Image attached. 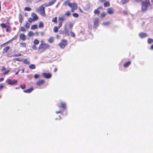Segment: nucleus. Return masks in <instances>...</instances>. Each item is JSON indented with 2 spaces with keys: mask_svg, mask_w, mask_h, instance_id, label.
Listing matches in <instances>:
<instances>
[{
  "mask_svg": "<svg viewBox=\"0 0 153 153\" xmlns=\"http://www.w3.org/2000/svg\"><path fill=\"white\" fill-rule=\"evenodd\" d=\"M41 44L38 48V50L40 51V53H42L45 51L47 49L49 48L50 45L48 44L44 43V41L41 40Z\"/></svg>",
  "mask_w": 153,
  "mask_h": 153,
  "instance_id": "f257e3e1",
  "label": "nucleus"
},
{
  "mask_svg": "<svg viewBox=\"0 0 153 153\" xmlns=\"http://www.w3.org/2000/svg\"><path fill=\"white\" fill-rule=\"evenodd\" d=\"M65 20L63 17H59L58 18V26H54L53 29V31L55 33L58 32V29H59L62 25L63 22Z\"/></svg>",
  "mask_w": 153,
  "mask_h": 153,
  "instance_id": "f03ea898",
  "label": "nucleus"
},
{
  "mask_svg": "<svg viewBox=\"0 0 153 153\" xmlns=\"http://www.w3.org/2000/svg\"><path fill=\"white\" fill-rule=\"evenodd\" d=\"M67 44V41L65 39H62L61 41L58 45L61 48L64 49Z\"/></svg>",
  "mask_w": 153,
  "mask_h": 153,
  "instance_id": "7ed1b4c3",
  "label": "nucleus"
},
{
  "mask_svg": "<svg viewBox=\"0 0 153 153\" xmlns=\"http://www.w3.org/2000/svg\"><path fill=\"white\" fill-rule=\"evenodd\" d=\"M144 12L147 10L148 8L150 7V4L149 0L144 1Z\"/></svg>",
  "mask_w": 153,
  "mask_h": 153,
  "instance_id": "20e7f679",
  "label": "nucleus"
},
{
  "mask_svg": "<svg viewBox=\"0 0 153 153\" xmlns=\"http://www.w3.org/2000/svg\"><path fill=\"white\" fill-rule=\"evenodd\" d=\"M6 82L8 85H13L17 84L18 81L15 79L12 80L11 79H8L6 80Z\"/></svg>",
  "mask_w": 153,
  "mask_h": 153,
  "instance_id": "39448f33",
  "label": "nucleus"
},
{
  "mask_svg": "<svg viewBox=\"0 0 153 153\" xmlns=\"http://www.w3.org/2000/svg\"><path fill=\"white\" fill-rule=\"evenodd\" d=\"M60 33L62 34H65L66 36H69V31L68 28L65 27L64 28V30H60L59 31Z\"/></svg>",
  "mask_w": 153,
  "mask_h": 153,
  "instance_id": "423d86ee",
  "label": "nucleus"
},
{
  "mask_svg": "<svg viewBox=\"0 0 153 153\" xmlns=\"http://www.w3.org/2000/svg\"><path fill=\"white\" fill-rule=\"evenodd\" d=\"M39 10L40 11V14L42 16L45 15V8L42 5L41 6L39 7Z\"/></svg>",
  "mask_w": 153,
  "mask_h": 153,
  "instance_id": "0eeeda50",
  "label": "nucleus"
},
{
  "mask_svg": "<svg viewBox=\"0 0 153 153\" xmlns=\"http://www.w3.org/2000/svg\"><path fill=\"white\" fill-rule=\"evenodd\" d=\"M59 107L63 110H66V104L63 102H60V106Z\"/></svg>",
  "mask_w": 153,
  "mask_h": 153,
  "instance_id": "6e6552de",
  "label": "nucleus"
},
{
  "mask_svg": "<svg viewBox=\"0 0 153 153\" xmlns=\"http://www.w3.org/2000/svg\"><path fill=\"white\" fill-rule=\"evenodd\" d=\"M42 75L45 78L47 79L50 78L52 76L51 74L50 73H43L42 74Z\"/></svg>",
  "mask_w": 153,
  "mask_h": 153,
  "instance_id": "1a4fd4ad",
  "label": "nucleus"
},
{
  "mask_svg": "<svg viewBox=\"0 0 153 153\" xmlns=\"http://www.w3.org/2000/svg\"><path fill=\"white\" fill-rule=\"evenodd\" d=\"M107 12L108 14L111 15L114 13V9L111 7H109L107 9Z\"/></svg>",
  "mask_w": 153,
  "mask_h": 153,
  "instance_id": "9d476101",
  "label": "nucleus"
},
{
  "mask_svg": "<svg viewBox=\"0 0 153 153\" xmlns=\"http://www.w3.org/2000/svg\"><path fill=\"white\" fill-rule=\"evenodd\" d=\"M19 39L23 41L26 39V36L24 33H20L19 35Z\"/></svg>",
  "mask_w": 153,
  "mask_h": 153,
  "instance_id": "9b49d317",
  "label": "nucleus"
},
{
  "mask_svg": "<svg viewBox=\"0 0 153 153\" xmlns=\"http://www.w3.org/2000/svg\"><path fill=\"white\" fill-rule=\"evenodd\" d=\"M45 82V81L43 79H41L37 81L36 85L38 86H41L43 85Z\"/></svg>",
  "mask_w": 153,
  "mask_h": 153,
  "instance_id": "f8f14e48",
  "label": "nucleus"
},
{
  "mask_svg": "<svg viewBox=\"0 0 153 153\" xmlns=\"http://www.w3.org/2000/svg\"><path fill=\"white\" fill-rule=\"evenodd\" d=\"M71 6H69L71 9L76 10L77 8V4L76 3H74L73 4L71 3Z\"/></svg>",
  "mask_w": 153,
  "mask_h": 153,
  "instance_id": "ddd939ff",
  "label": "nucleus"
},
{
  "mask_svg": "<svg viewBox=\"0 0 153 153\" xmlns=\"http://www.w3.org/2000/svg\"><path fill=\"white\" fill-rule=\"evenodd\" d=\"M31 16L35 21H36L38 19V17L37 16L36 14L35 13H32L31 15Z\"/></svg>",
  "mask_w": 153,
  "mask_h": 153,
  "instance_id": "4468645a",
  "label": "nucleus"
},
{
  "mask_svg": "<svg viewBox=\"0 0 153 153\" xmlns=\"http://www.w3.org/2000/svg\"><path fill=\"white\" fill-rule=\"evenodd\" d=\"M33 90V87H31L30 88L24 90L23 92L26 93H30Z\"/></svg>",
  "mask_w": 153,
  "mask_h": 153,
  "instance_id": "2eb2a0df",
  "label": "nucleus"
},
{
  "mask_svg": "<svg viewBox=\"0 0 153 153\" xmlns=\"http://www.w3.org/2000/svg\"><path fill=\"white\" fill-rule=\"evenodd\" d=\"M10 47L9 46H7L4 47L2 51V53H6L10 49Z\"/></svg>",
  "mask_w": 153,
  "mask_h": 153,
  "instance_id": "dca6fc26",
  "label": "nucleus"
},
{
  "mask_svg": "<svg viewBox=\"0 0 153 153\" xmlns=\"http://www.w3.org/2000/svg\"><path fill=\"white\" fill-rule=\"evenodd\" d=\"M99 19L98 18L96 19L94 22V26L95 27H97L99 25Z\"/></svg>",
  "mask_w": 153,
  "mask_h": 153,
  "instance_id": "f3484780",
  "label": "nucleus"
},
{
  "mask_svg": "<svg viewBox=\"0 0 153 153\" xmlns=\"http://www.w3.org/2000/svg\"><path fill=\"white\" fill-rule=\"evenodd\" d=\"M18 18L19 19V21L20 24L22 23L23 20V18L22 14L20 13L18 15Z\"/></svg>",
  "mask_w": 153,
  "mask_h": 153,
  "instance_id": "a211bd4d",
  "label": "nucleus"
},
{
  "mask_svg": "<svg viewBox=\"0 0 153 153\" xmlns=\"http://www.w3.org/2000/svg\"><path fill=\"white\" fill-rule=\"evenodd\" d=\"M56 0H52L48 4L46 5V6H48L52 5L56 1Z\"/></svg>",
  "mask_w": 153,
  "mask_h": 153,
  "instance_id": "6ab92c4d",
  "label": "nucleus"
},
{
  "mask_svg": "<svg viewBox=\"0 0 153 153\" xmlns=\"http://www.w3.org/2000/svg\"><path fill=\"white\" fill-rule=\"evenodd\" d=\"M54 41V38L53 36L50 37L48 40V42L50 43H53Z\"/></svg>",
  "mask_w": 153,
  "mask_h": 153,
  "instance_id": "aec40b11",
  "label": "nucleus"
},
{
  "mask_svg": "<svg viewBox=\"0 0 153 153\" xmlns=\"http://www.w3.org/2000/svg\"><path fill=\"white\" fill-rule=\"evenodd\" d=\"M131 64V61H128L126 62L123 65V67L124 68L128 67Z\"/></svg>",
  "mask_w": 153,
  "mask_h": 153,
  "instance_id": "412c9836",
  "label": "nucleus"
},
{
  "mask_svg": "<svg viewBox=\"0 0 153 153\" xmlns=\"http://www.w3.org/2000/svg\"><path fill=\"white\" fill-rule=\"evenodd\" d=\"M71 3L69 2V1H65L63 3V5L66 6L67 5H68V6L69 7L70 6Z\"/></svg>",
  "mask_w": 153,
  "mask_h": 153,
  "instance_id": "4be33fe9",
  "label": "nucleus"
},
{
  "mask_svg": "<svg viewBox=\"0 0 153 153\" xmlns=\"http://www.w3.org/2000/svg\"><path fill=\"white\" fill-rule=\"evenodd\" d=\"M110 5V4L109 1H106L104 3V7H109Z\"/></svg>",
  "mask_w": 153,
  "mask_h": 153,
  "instance_id": "5701e85b",
  "label": "nucleus"
},
{
  "mask_svg": "<svg viewBox=\"0 0 153 153\" xmlns=\"http://www.w3.org/2000/svg\"><path fill=\"white\" fill-rule=\"evenodd\" d=\"M44 27L43 22H40L39 23V28H43Z\"/></svg>",
  "mask_w": 153,
  "mask_h": 153,
  "instance_id": "b1692460",
  "label": "nucleus"
},
{
  "mask_svg": "<svg viewBox=\"0 0 153 153\" xmlns=\"http://www.w3.org/2000/svg\"><path fill=\"white\" fill-rule=\"evenodd\" d=\"M34 35V33L32 31H30L28 33V36L29 37L33 36Z\"/></svg>",
  "mask_w": 153,
  "mask_h": 153,
  "instance_id": "393cba45",
  "label": "nucleus"
},
{
  "mask_svg": "<svg viewBox=\"0 0 153 153\" xmlns=\"http://www.w3.org/2000/svg\"><path fill=\"white\" fill-rule=\"evenodd\" d=\"M6 28V31L7 32H10L11 30V27L9 25H8Z\"/></svg>",
  "mask_w": 153,
  "mask_h": 153,
  "instance_id": "a878e982",
  "label": "nucleus"
},
{
  "mask_svg": "<svg viewBox=\"0 0 153 153\" xmlns=\"http://www.w3.org/2000/svg\"><path fill=\"white\" fill-rule=\"evenodd\" d=\"M106 15V13L105 12H103L101 13L100 17L102 18L105 17Z\"/></svg>",
  "mask_w": 153,
  "mask_h": 153,
  "instance_id": "bb28decb",
  "label": "nucleus"
},
{
  "mask_svg": "<svg viewBox=\"0 0 153 153\" xmlns=\"http://www.w3.org/2000/svg\"><path fill=\"white\" fill-rule=\"evenodd\" d=\"M94 13L95 14L99 15L100 13V11L99 10L97 9L94 10Z\"/></svg>",
  "mask_w": 153,
  "mask_h": 153,
  "instance_id": "cd10ccee",
  "label": "nucleus"
},
{
  "mask_svg": "<svg viewBox=\"0 0 153 153\" xmlns=\"http://www.w3.org/2000/svg\"><path fill=\"white\" fill-rule=\"evenodd\" d=\"M20 46L22 48H26V44L24 42H21L20 43Z\"/></svg>",
  "mask_w": 153,
  "mask_h": 153,
  "instance_id": "c85d7f7f",
  "label": "nucleus"
},
{
  "mask_svg": "<svg viewBox=\"0 0 153 153\" xmlns=\"http://www.w3.org/2000/svg\"><path fill=\"white\" fill-rule=\"evenodd\" d=\"M29 67L30 69H33L36 68V66L34 64H31L29 66Z\"/></svg>",
  "mask_w": 153,
  "mask_h": 153,
  "instance_id": "c756f323",
  "label": "nucleus"
},
{
  "mask_svg": "<svg viewBox=\"0 0 153 153\" xmlns=\"http://www.w3.org/2000/svg\"><path fill=\"white\" fill-rule=\"evenodd\" d=\"M30 23H29L28 22H26L25 25V27H26L28 29L30 28Z\"/></svg>",
  "mask_w": 153,
  "mask_h": 153,
  "instance_id": "7c9ffc66",
  "label": "nucleus"
},
{
  "mask_svg": "<svg viewBox=\"0 0 153 153\" xmlns=\"http://www.w3.org/2000/svg\"><path fill=\"white\" fill-rule=\"evenodd\" d=\"M147 43L149 44H151L153 43V39L151 38H148L147 40Z\"/></svg>",
  "mask_w": 153,
  "mask_h": 153,
  "instance_id": "2f4dec72",
  "label": "nucleus"
},
{
  "mask_svg": "<svg viewBox=\"0 0 153 153\" xmlns=\"http://www.w3.org/2000/svg\"><path fill=\"white\" fill-rule=\"evenodd\" d=\"M37 28V26L36 25H32L31 29L32 30H35Z\"/></svg>",
  "mask_w": 153,
  "mask_h": 153,
  "instance_id": "473e14b6",
  "label": "nucleus"
},
{
  "mask_svg": "<svg viewBox=\"0 0 153 153\" xmlns=\"http://www.w3.org/2000/svg\"><path fill=\"white\" fill-rule=\"evenodd\" d=\"M24 63L26 64H30V62L27 59H25L24 60Z\"/></svg>",
  "mask_w": 153,
  "mask_h": 153,
  "instance_id": "72a5a7b5",
  "label": "nucleus"
},
{
  "mask_svg": "<svg viewBox=\"0 0 153 153\" xmlns=\"http://www.w3.org/2000/svg\"><path fill=\"white\" fill-rule=\"evenodd\" d=\"M52 22H54L55 24H57V17H56L53 18L52 19Z\"/></svg>",
  "mask_w": 153,
  "mask_h": 153,
  "instance_id": "f704fd0d",
  "label": "nucleus"
},
{
  "mask_svg": "<svg viewBox=\"0 0 153 153\" xmlns=\"http://www.w3.org/2000/svg\"><path fill=\"white\" fill-rule=\"evenodd\" d=\"M71 15V13H70V12L69 11H66V12L64 14V15L65 16H66L68 17L70 16Z\"/></svg>",
  "mask_w": 153,
  "mask_h": 153,
  "instance_id": "c9c22d12",
  "label": "nucleus"
},
{
  "mask_svg": "<svg viewBox=\"0 0 153 153\" xmlns=\"http://www.w3.org/2000/svg\"><path fill=\"white\" fill-rule=\"evenodd\" d=\"M39 43V41L37 39H35L33 41V43L35 45H37Z\"/></svg>",
  "mask_w": 153,
  "mask_h": 153,
  "instance_id": "e433bc0d",
  "label": "nucleus"
},
{
  "mask_svg": "<svg viewBox=\"0 0 153 153\" xmlns=\"http://www.w3.org/2000/svg\"><path fill=\"white\" fill-rule=\"evenodd\" d=\"M7 26L4 23H2L1 24V26L2 28H6Z\"/></svg>",
  "mask_w": 153,
  "mask_h": 153,
  "instance_id": "4c0bfd02",
  "label": "nucleus"
},
{
  "mask_svg": "<svg viewBox=\"0 0 153 153\" xmlns=\"http://www.w3.org/2000/svg\"><path fill=\"white\" fill-rule=\"evenodd\" d=\"M18 37V35H15L14 37H13L12 39H11L9 41L10 42L11 41L15 40Z\"/></svg>",
  "mask_w": 153,
  "mask_h": 153,
  "instance_id": "58836bf2",
  "label": "nucleus"
},
{
  "mask_svg": "<svg viewBox=\"0 0 153 153\" xmlns=\"http://www.w3.org/2000/svg\"><path fill=\"white\" fill-rule=\"evenodd\" d=\"M20 30L22 32H25L26 29L23 26H21L20 27Z\"/></svg>",
  "mask_w": 153,
  "mask_h": 153,
  "instance_id": "ea45409f",
  "label": "nucleus"
},
{
  "mask_svg": "<svg viewBox=\"0 0 153 153\" xmlns=\"http://www.w3.org/2000/svg\"><path fill=\"white\" fill-rule=\"evenodd\" d=\"M35 21V20L33 18L31 17L29 18L28 19V21L30 23H31Z\"/></svg>",
  "mask_w": 153,
  "mask_h": 153,
  "instance_id": "a19ab883",
  "label": "nucleus"
},
{
  "mask_svg": "<svg viewBox=\"0 0 153 153\" xmlns=\"http://www.w3.org/2000/svg\"><path fill=\"white\" fill-rule=\"evenodd\" d=\"M31 10V9L30 7H26L24 9V10L25 11H30Z\"/></svg>",
  "mask_w": 153,
  "mask_h": 153,
  "instance_id": "79ce46f5",
  "label": "nucleus"
},
{
  "mask_svg": "<svg viewBox=\"0 0 153 153\" xmlns=\"http://www.w3.org/2000/svg\"><path fill=\"white\" fill-rule=\"evenodd\" d=\"M14 60H16L17 61H19L20 62H22L23 59L22 58H15L14 59Z\"/></svg>",
  "mask_w": 153,
  "mask_h": 153,
  "instance_id": "37998d69",
  "label": "nucleus"
},
{
  "mask_svg": "<svg viewBox=\"0 0 153 153\" xmlns=\"http://www.w3.org/2000/svg\"><path fill=\"white\" fill-rule=\"evenodd\" d=\"M129 1V0H122V3L123 4H124Z\"/></svg>",
  "mask_w": 153,
  "mask_h": 153,
  "instance_id": "c03bdc74",
  "label": "nucleus"
},
{
  "mask_svg": "<svg viewBox=\"0 0 153 153\" xmlns=\"http://www.w3.org/2000/svg\"><path fill=\"white\" fill-rule=\"evenodd\" d=\"M72 15L73 17L75 18H77L79 17V16L78 14L76 13H73Z\"/></svg>",
  "mask_w": 153,
  "mask_h": 153,
  "instance_id": "a18cd8bd",
  "label": "nucleus"
},
{
  "mask_svg": "<svg viewBox=\"0 0 153 153\" xmlns=\"http://www.w3.org/2000/svg\"><path fill=\"white\" fill-rule=\"evenodd\" d=\"M69 28L71 30H72L73 27V24H72V23H70L69 24Z\"/></svg>",
  "mask_w": 153,
  "mask_h": 153,
  "instance_id": "49530a36",
  "label": "nucleus"
},
{
  "mask_svg": "<svg viewBox=\"0 0 153 153\" xmlns=\"http://www.w3.org/2000/svg\"><path fill=\"white\" fill-rule=\"evenodd\" d=\"M20 87L22 89H24L25 88L26 85L25 84H21L20 85Z\"/></svg>",
  "mask_w": 153,
  "mask_h": 153,
  "instance_id": "de8ad7c7",
  "label": "nucleus"
},
{
  "mask_svg": "<svg viewBox=\"0 0 153 153\" xmlns=\"http://www.w3.org/2000/svg\"><path fill=\"white\" fill-rule=\"evenodd\" d=\"M32 48L34 50H36L37 49V48L36 46V45H33L32 47Z\"/></svg>",
  "mask_w": 153,
  "mask_h": 153,
  "instance_id": "09e8293b",
  "label": "nucleus"
},
{
  "mask_svg": "<svg viewBox=\"0 0 153 153\" xmlns=\"http://www.w3.org/2000/svg\"><path fill=\"white\" fill-rule=\"evenodd\" d=\"M70 34H71V36L72 37H75V34L72 31H71L70 32Z\"/></svg>",
  "mask_w": 153,
  "mask_h": 153,
  "instance_id": "8fccbe9b",
  "label": "nucleus"
},
{
  "mask_svg": "<svg viewBox=\"0 0 153 153\" xmlns=\"http://www.w3.org/2000/svg\"><path fill=\"white\" fill-rule=\"evenodd\" d=\"M139 36L141 38H143V33H140L139 34Z\"/></svg>",
  "mask_w": 153,
  "mask_h": 153,
  "instance_id": "3c124183",
  "label": "nucleus"
},
{
  "mask_svg": "<svg viewBox=\"0 0 153 153\" xmlns=\"http://www.w3.org/2000/svg\"><path fill=\"white\" fill-rule=\"evenodd\" d=\"M123 13L125 15H128V13L127 11L125 10H124L123 12Z\"/></svg>",
  "mask_w": 153,
  "mask_h": 153,
  "instance_id": "603ef678",
  "label": "nucleus"
},
{
  "mask_svg": "<svg viewBox=\"0 0 153 153\" xmlns=\"http://www.w3.org/2000/svg\"><path fill=\"white\" fill-rule=\"evenodd\" d=\"M4 86V84L3 83L1 84L0 85V90L3 88Z\"/></svg>",
  "mask_w": 153,
  "mask_h": 153,
  "instance_id": "864d4df0",
  "label": "nucleus"
},
{
  "mask_svg": "<svg viewBox=\"0 0 153 153\" xmlns=\"http://www.w3.org/2000/svg\"><path fill=\"white\" fill-rule=\"evenodd\" d=\"M10 72V71L7 70L6 71H5L4 72L3 74L2 75H5L7 74L9 72Z\"/></svg>",
  "mask_w": 153,
  "mask_h": 153,
  "instance_id": "5fc2aeb1",
  "label": "nucleus"
},
{
  "mask_svg": "<svg viewBox=\"0 0 153 153\" xmlns=\"http://www.w3.org/2000/svg\"><path fill=\"white\" fill-rule=\"evenodd\" d=\"M21 54L20 53H19L17 54H16L14 55V56L15 57L20 56H21Z\"/></svg>",
  "mask_w": 153,
  "mask_h": 153,
  "instance_id": "6e6d98bb",
  "label": "nucleus"
},
{
  "mask_svg": "<svg viewBox=\"0 0 153 153\" xmlns=\"http://www.w3.org/2000/svg\"><path fill=\"white\" fill-rule=\"evenodd\" d=\"M39 75L37 74H35L34 76L35 79H37L39 77Z\"/></svg>",
  "mask_w": 153,
  "mask_h": 153,
  "instance_id": "4d7b16f0",
  "label": "nucleus"
},
{
  "mask_svg": "<svg viewBox=\"0 0 153 153\" xmlns=\"http://www.w3.org/2000/svg\"><path fill=\"white\" fill-rule=\"evenodd\" d=\"M102 8L103 7L102 6H99L97 8V9L98 10H99L100 9H102Z\"/></svg>",
  "mask_w": 153,
  "mask_h": 153,
  "instance_id": "13d9d810",
  "label": "nucleus"
},
{
  "mask_svg": "<svg viewBox=\"0 0 153 153\" xmlns=\"http://www.w3.org/2000/svg\"><path fill=\"white\" fill-rule=\"evenodd\" d=\"M79 12L80 13H82L83 12V11H82V9L80 8V7H79Z\"/></svg>",
  "mask_w": 153,
  "mask_h": 153,
  "instance_id": "bf43d9fd",
  "label": "nucleus"
},
{
  "mask_svg": "<svg viewBox=\"0 0 153 153\" xmlns=\"http://www.w3.org/2000/svg\"><path fill=\"white\" fill-rule=\"evenodd\" d=\"M6 69V68L4 66H3L2 68V69H1V71H4Z\"/></svg>",
  "mask_w": 153,
  "mask_h": 153,
  "instance_id": "052dcab7",
  "label": "nucleus"
},
{
  "mask_svg": "<svg viewBox=\"0 0 153 153\" xmlns=\"http://www.w3.org/2000/svg\"><path fill=\"white\" fill-rule=\"evenodd\" d=\"M56 112L57 114H58L59 113H61V114H62V112H61V111H56Z\"/></svg>",
  "mask_w": 153,
  "mask_h": 153,
  "instance_id": "680f3d73",
  "label": "nucleus"
},
{
  "mask_svg": "<svg viewBox=\"0 0 153 153\" xmlns=\"http://www.w3.org/2000/svg\"><path fill=\"white\" fill-rule=\"evenodd\" d=\"M40 34L42 36H43L45 34V33L44 32H41Z\"/></svg>",
  "mask_w": 153,
  "mask_h": 153,
  "instance_id": "e2e57ef3",
  "label": "nucleus"
},
{
  "mask_svg": "<svg viewBox=\"0 0 153 153\" xmlns=\"http://www.w3.org/2000/svg\"><path fill=\"white\" fill-rule=\"evenodd\" d=\"M35 34L36 36H39V33L38 32H35Z\"/></svg>",
  "mask_w": 153,
  "mask_h": 153,
  "instance_id": "0e129e2a",
  "label": "nucleus"
},
{
  "mask_svg": "<svg viewBox=\"0 0 153 153\" xmlns=\"http://www.w3.org/2000/svg\"><path fill=\"white\" fill-rule=\"evenodd\" d=\"M4 80V78H0V82Z\"/></svg>",
  "mask_w": 153,
  "mask_h": 153,
  "instance_id": "69168bd1",
  "label": "nucleus"
},
{
  "mask_svg": "<svg viewBox=\"0 0 153 153\" xmlns=\"http://www.w3.org/2000/svg\"><path fill=\"white\" fill-rule=\"evenodd\" d=\"M150 49L151 50H153V44L151 46Z\"/></svg>",
  "mask_w": 153,
  "mask_h": 153,
  "instance_id": "338daca9",
  "label": "nucleus"
},
{
  "mask_svg": "<svg viewBox=\"0 0 153 153\" xmlns=\"http://www.w3.org/2000/svg\"><path fill=\"white\" fill-rule=\"evenodd\" d=\"M9 22H10V20H9V19H8L7 20V23H8V24H10V23H9Z\"/></svg>",
  "mask_w": 153,
  "mask_h": 153,
  "instance_id": "774afa93",
  "label": "nucleus"
}]
</instances>
